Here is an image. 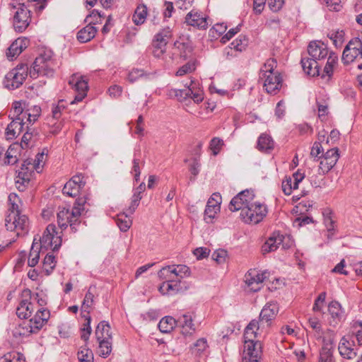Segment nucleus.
I'll list each match as a JSON object with an SVG mask.
<instances>
[{"label": "nucleus", "instance_id": "f257e3e1", "mask_svg": "<svg viewBox=\"0 0 362 362\" xmlns=\"http://www.w3.org/2000/svg\"><path fill=\"white\" fill-rule=\"evenodd\" d=\"M86 202L85 197L78 198L71 209L60 208L57 212V223L62 229H66L69 226L72 232L78 230V226L81 225L80 218L84 211V205Z\"/></svg>", "mask_w": 362, "mask_h": 362}, {"label": "nucleus", "instance_id": "f03ea898", "mask_svg": "<svg viewBox=\"0 0 362 362\" xmlns=\"http://www.w3.org/2000/svg\"><path fill=\"white\" fill-rule=\"evenodd\" d=\"M53 57L54 54L51 49H40L29 70L30 76L33 78H36L39 76H52L56 66Z\"/></svg>", "mask_w": 362, "mask_h": 362}, {"label": "nucleus", "instance_id": "7ed1b4c3", "mask_svg": "<svg viewBox=\"0 0 362 362\" xmlns=\"http://www.w3.org/2000/svg\"><path fill=\"white\" fill-rule=\"evenodd\" d=\"M175 265L166 266L158 272V276L166 280L159 288L162 293L174 294L181 289L180 285L175 279Z\"/></svg>", "mask_w": 362, "mask_h": 362}, {"label": "nucleus", "instance_id": "20e7f679", "mask_svg": "<svg viewBox=\"0 0 362 362\" xmlns=\"http://www.w3.org/2000/svg\"><path fill=\"white\" fill-rule=\"evenodd\" d=\"M267 212L266 205L254 202L245 206L240 211V216L245 223L257 224L267 216Z\"/></svg>", "mask_w": 362, "mask_h": 362}, {"label": "nucleus", "instance_id": "39448f33", "mask_svg": "<svg viewBox=\"0 0 362 362\" xmlns=\"http://www.w3.org/2000/svg\"><path fill=\"white\" fill-rule=\"evenodd\" d=\"M15 11L13 14L12 25L13 29L17 33L24 32L30 25L31 23V11L30 8L33 6H28L24 3L19 4L18 7L13 6Z\"/></svg>", "mask_w": 362, "mask_h": 362}, {"label": "nucleus", "instance_id": "423d86ee", "mask_svg": "<svg viewBox=\"0 0 362 362\" xmlns=\"http://www.w3.org/2000/svg\"><path fill=\"white\" fill-rule=\"evenodd\" d=\"M5 226L8 230L15 231L18 236L24 235L28 231V217L20 214H8L5 218Z\"/></svg>", "mask_w": 362, "mask_h": 362}, {"label": "nucleus", "instance_id": "0eeeda50", "mask_svg": "<svg viewBox=\"0 0 362 362\" xmlns=\"http://www.w3.org/2000/svg\"><path fill=\"white\" fill-rule=\"evenodd\" d=\"M28 74L27 64H21L11 70L5 76V86L8 89L19 88L25 80Z\"/></svg>", "mask_w": 362, "mask_h": 362}, {"label": "nucleus", "instance_id": "6e6552de", "mask_svg": "<svg viewBox=\"0 0 362 362\" xmlns=\"http://www.w3.org/2000/svg\"><path fill=\"white\" fill-rule=\"evenodd\" d=\"M57 235L55 225L49 224L45 230L42 236L37 239L40 241L39 246L45 250L52 249V251L57 250L62 245V238Z\"/></svg>", "mask_w": 362, "mask_h": 362}, {"label": "nucleus", "instance_id": "1a4fd4ad", "mask_svg": "<svg viewBox=\"0 0 362 362\" xmlns=\"http://www.w3.org/2000/svg\"><path fill=\"white\" fill-rule=\"evenodd\" d=\"M262 344L260 341H245L241 362H260Z\"/></svg>", "mask_w": 362, "mask_h": 362}, {"label": "nucleus", "instance_id": "9d476101", "mask_svg": "<svg viewBox=\"0 0 362 362\" xmlns=\"http://www.w3.org/2000/svg\"><path fill=\"white\" fill-rule=\"evenodd\" d=\"M69 83L77 93L74 100L71 102V104L82 101V100L86 96L88 89L87 81H86L83 76L74 74L71 77Z\"/></svg>", "mask_w": 362, "mask_h": 362}, {"label": "nucleus", "instance_id": "9b49d317", "mask_svg": "<svg viewBox=\"0 0 362 362\" xmlns=\"http://www.w3.org/2000/svg\"><path fill=\"white\" fill-rule=\"evenodd\" d=\"M254 194L252 192L246 189L240 192L236 196H235L230 201L229 204V209L231 211H236L242 209L245 206L250 205L251 202L253 200Z\"/></svg>", "mask_w": 362, "mask_h": 362}, {"label": "nucleus", "instance_id": "f8f14e48", "mask_svg": "<svg viewBox=\"0 0 362 362\" xmlns=\"http://www.w3.org/2000/svg\"><path fill=\"white\" fill-rule=\"evenodd\" d=\"M35 170H36V168L33 165V159L28 158L25 160L21 165V169L17 172L18 175L16 176V183L21 185L28 184Z\"/></svg>", "mask_w": 362, "mask_h": 362}, {"label": "nucleus", "instance_id": "ddd939ff", "mask_svg": "<svg viewBox=\"0 0 362 362\" xmlns=\"http://www.w3.org/2000/svg\"><path fill=\"white\" fill-rule=\"evenodd\" d=\"M259 78L264 81V88L268 93L276 94L281 87L282 78L280 74H259Z\"/></svg>", "mask_w": 362, "mask_h": 362}, {"label": "nucleus", "instance_id": "4468645a", "mask_svg": "<svg viewBox=\"0 0 362 362\" xmlns=\"http://www.w3.org/2000/svg\"><path fill=\"white\" fill-rule=\"evenodd\" d=\"M279 313V305L275 302L267 303L262 309L259 314V325L270 326L272 321L275 319Z\"/></svg>", "mask_w": 362, "mask_h": 362}, {"label": "nucleus", "instance_id": "2eb2a0df", "mask_svg": "<svg viewBox=\"0 0 362 362\" xmlns=\"http://www.w3.org/2000/svg\"><path fill=\"white\" fill-rule=\"evenodd\" d=\"M265 277L264 273L259 274L255 269H250L245 274L244 281L251 291L257 292L260 290Z\"/></svg>", "mask_w": 362, "mask_h": 362}, {"label": "nucleus", "instance_id": "dca6fc26", "mask_svg": "<svg viewBox=\"0 0 362 362\" xmlns=\"http://www.w3.org/2000/svg\"><path fill=\"white\" fill-rule=\"evenodd\" d=\"M49 317L50 313L47 309L40 308L28 322L31 325V329H34V332H38L47 323Z\"/></svg>", "mask_w": 362, "mask_h": 362}, {"label": "nucleus", "instance_id": "f3484780", "mask_svg": "<svg viewBox=\"0 0 362 362\" xmlns=\"http://www.w3.org/2000/svg\"><path fill=\"white\" fill-rule=\"evenodd\" d=\"M284 236L279 233L274 232L262 246V252L264 255L276 250L280 245L284 249L288 247L284 244Z\"/></svg>", "mask_w": 362, "mask_h": 362}, {"label": "nucleus", "instance_id": "a211bd4d", "mask_svg": "<svg viewBox=\"0 0 362 362\" xmlns=\"http://www.w3.org/2000/svg\"><path fill=\"white\" fill-rule=\"evenodd\" d=\"M328 54L326 45L321 41L310 42L308 47L309 58L320 61L325 59Z\"/></svg>", "mask_w": 362, "mask_h": 362}, {"label": "nucleus", "instance_id": "6ab92c4d", "mask_svg": "<svg viewBox=\"0 0 362 362\" xmlns=\"http://www.w3.org/2000/svg\"><path fill=\"white\" fill-rule=\"evenodd\" d=\"M339 158L337 148L328 150L320 160V168L323 173L329 172L336 165Z\"/></svg>", "mask_w": 362, "mask_h": 362}, {"label": "nucleus", "instance_id": "aec40b11", "mask_svg": "<svg viewBox=\"0 0 362 362\" xmlns=\"http://www.w3.org/2000/svg\"><path fill=\"white\" fill-rule=\"evenodd\" d=\"M29 40L26 37H18L9 46L6 51V57L8 60L16 59L28 45Z\"/></svg>", "mask_w": 362, "mask_h": 362}, {"label": "nucleus", "instance_id": "412c9836", "mask_svg": "<svg viewBox=\"0 0 362 362\" xmlns=\"http://www.w3.org/2000/svg\"><path fill=\"white\" fill-rule=\"evenodd\" d=\"M12 121L8 125L6 129V134L8 139H13L17 137L25 129L27 126L24 118H11Z\"/></svg>", "mask_w": 362, "mask_h": 362}, {"label": "nucleus", "instance_id": "4be33fe9", "mask_svg": "<svg viewBox=\"0 0 362 362\" xmlns=\"http://www.w3.org/2000/svg\"><path fill=\"white\" fill-rule=\"evenodd\" d=\"M98 23V21H90L89 23L77 33V40L81 42L85 43L91 40L97 33L96 28L93 25Z\"/></svg>", "mask_w": 362, "mask_h": 362}, {"label": "nucleus", "instance_id": "5701e85b", "mask_svg": "<svg viewBox=\"0 0 362 362\" xmlns=\"http://www.w3.org/2000/svg\"><path fill=\"white\" fill-rule=\"evenodd\" d=\"M22 300H21L16 309V315L20 318H28V309L29 305V300H32V292L30 289L25 288L21 293Z\"/></svg>", "mask_w": 362, "mask_h": 362}, {"label": "nucleus", "instance_id": "b1692460", "mask_svg": "<svg viewBox=\"0 0 362 362\" xmlns=\"http://www.w3.org/2000/svg\"><path fill=\"white\" fill-rule=\"evenodd\" d=\"M300 64L304 72L310 76H317L320 74V65L317 61L307 57H302Z\"/></svg>", "mask_w": 362, "mask_h": 362}, {"label": "nucleus", "instance_id": "393cba45", "mask_svg": "<svg viewBox=\"0 0 362 362\" xmlns=\"http://www.w3.org/2000/svg\"><path fill=\"white\" fill-rule=\"evenodd\" d=\"M185 22L189 25L197 27L200 29H206L208 27L206 18L200 13L193 11L187 14Z\"/></svg>", "mask_w": 362, "mask_h": 362}, {"label": "nucleus", "instance_id": "a878e982", "mask_svg": "<svg viewBox=\"0 0 362 362\" xmlns=\"http://www.w3.org/2000/svg\"><path fill=\"white\" fill-rule=\"evenodd\" d=\"M174 54H177L183 59L189 57L192 53V47L188 41L176 40L173 45Z\"/></svg>", "mask_w": 362, "mask_h": 362}, {"label": "nucleus", "instance_id": "bb28decb", "mask_svg": "<svg viewBox=\"0 0 362 362\" xmlns=\"http://www.w3.org/2000/svg\"><path fill=\"white\" fill-rule=\"evenodd\" d=\"M324 224L327 228L328 234V239L331 238V235L334 233H332L337 227V216L334 214L332 210L329 208H326L323 210L322 212Z\"/></svg>", "mask_w": 362, "mask_h": 362}, {"label": "nucleus", "instance_id": "cd10ccee", "mask_svg": "<svg viewBox=\"0 0 362 362\" xmlns=\"http://www.w3.org/2000/svg\"><path fill=\"white\" fill-rule=\"evenodd\" d=\"M177 325L182 328L184 335L192 334L195 331L194 325L192 322V316L190 314H184L177 320Z\"/></svg>", "mask_w": 362, "mask_h": 362}, {"label": "nucleus", "instance_id": "c85d7f7f", "mask_svg": "<svg viewBox=\"0 0 362 362\" xmlns=\"http://www.w3.org/2000/svg\"><path fill=\"white\" fill-rule=\"evenodd\" d=\"M185 86H187V90H190L189 94L191 95V99H192L195 103L199 104L203 101L204 92L201 88L199 82L191 80L189 84L187 83L185 84Z\"/></svg>", "mask_w": 362, "mask_h": 362}, {"label": "nucleus", "instance_id": "c756f323", "mask_svg": "<svg viewBox=\"0 0 362 362\" xmlns=\"http://www.w3.org/2000/svg\"><path fill=\"white\" fill-rule=\"evenodd\" d=\"M37 241V238L35 237L28 257V264L31 267H35L39 262L40 259V250L42 247L39 246Z\"/></svg>", "mask_w": 362, "mask_h": 362}, {"label": "nucleus", "instance_id": "7c9ffc66", "mask_svg": "<svg viewBox=\"0 0 362 362\" xmlns=\"http://www.w3.org/2000/svg\"><path fill=\"white\" fill-rule=\"evenodd\" d=\"M261 325L259 321L252 320L245 329L244 339L245 341H255L257 337V331L259 329Z\"/></svg>", "mask_w": 362, "mask_h": 362}, {"label": "nucleus", "instance_id": "2f4dec72", "mask_svg": "<svg viewBox=\"0 0 362 362\" xmlns=\"http://www.w3.org/2000/svg\"><path fill=\"white\" fill-rule=\"evenodd\" d=\"M274 142L272 138L267 134H262L257 141V148L261 151H268L274 148Z\"/></svg>", "mask_w": 362, "mask_h": 362}, {"label": "nucleus", "instance_id": "473e14b6", "mask_svg": "<svg viewBox=\"0 0 362 362\" xmlns=\"http://www.w3.org/2000/svg\"><path fill=\"white\" fill-rule=\"evenodd\" d=\"M97 339H112L110 326L107 321H101L97 326L95 330Z\"/></svg>", "mask_w": 362, "mask_h": 362}, {"label": "nucleus", "instance_id": "72a5a7b5", "mask_svg": "<svg viewBox=\"0 0 362 362\" xmlns=\"http://www.w3.org/2000/svg\"><path fill=\"white\" fill-rule=\"evenodd\" d=\"M9 207L8 214H20L22 206V201L16 193H11L8 197Z\"/></svg>", "mask_w": 362, "mask_h": 362}, {"label": "nucleus", "instance_id": "f704fd0d", "mask_svg": "<svg viewBox=\"0 0 362 362\" xmlns=\"http://www.w3.org/2000/svg\"><path fill=\"white\" fill-rule=\"evenodd\" d=\"M18 144L11 145L7 151L4 153V158L2 160V164L13 165L17 163V150Z\"/></svg>", "mask_w": 362, "mask_h": 362}, {"label": "nucleus", "instance_id": "c9c22d12", "mask_svg": "<svg viewBox=\"0 0 362 362\" xmlns=\"http://www.w3.org/2000/svg\"><path fill=\"white\" fill-rule=\"evenodd\" d=\"M351 344L344 337L341 339V356L347 359H353L356 356V352L352 349Z\"/></svg>", "mask_w": 362, "mask_h": 362}, {"label": "nucleus", "instance_id": "e433bc0d", "mask_svg": "<svg viewBox=\"0 0 362 362\" xmlns=\"http://www.w3.org/2000/svg\"><path fill=\"white\" fill-rule=\"evenodd\" d=\"M147 16V7L144 4L139 5L132 16L133 22L139 25L145 22Z\"/></svg>", "mask_w": 362, "mask_h": 362}, {"label": "nucleus", "instance_id": "4c0bfd02", "mask_svg": "<svg viewBox=\"0 0 362 362\" xmlns=\"http://www.w3.org/2000/svg\"><path fill=\"white\" fill-rule=\"evenodd\" d=\"M176 325L177 320H175L173 317L166 316L160 320L158 323V328L161 332L168 333L173 330Z\"/></svg>", "mask_w": 362, "mask_h": 362}, {"label": "nucleus", "instance_id": "58836bf2", "mask_svg": "<svg viewBox=\"0 0 362 362\" xmlns=\"http://www.w3.org/2000/svg\"><path fill=\"white\" fill-rule=\"evenodd\" d=\"M129 215L130 214L126 211L117 215L116 223L121 231L126 232L131 227L132 221L130 218Z\"/></svg>", "mask_w": 362, "mask_h": 362}, {"label": "nucleus", "instance_id": "ea45409f", "mask_svg": "<svg viewBox=\"0 0 362 362\" xmlns=\"http://www.w3.org/2000/svg\"><path fill=\"white\" fill-rule=\"evenodd\" d=\"M26 111L25 109V103L22 101H15L12 105V110L10 112L9 117L11 118H24L25 119V112Z\"/></svg>", "mask_w": 362, "mask_h": 362}, {"label": "nucleus", "instance_id": "a19ab883", "mask_svg": "<svg viewBox=\"0 0 362 362\" xmlns=\"http://www.w3.org/2000/svg\"><path fill=\"white\" fill-rule=\"evenodd\" d=\"M93 289H95V287L90 286L85 295V298L81 305L82 313H86V315L90 314L89 308L92 307L94 302V294L92 292Z\"/></svg>", "mask_w": 362, "mask_h": 362}, {"label": "nucleus", "instance_id": "79ce46f5", "mask_svg": "<svg viewBox=\"0 0 362 362\" xmlns=\"http://www.w3.org/2000/svg\"><path fill=\"white\" fill-rule=\"evenodd\" d=\"M99 343V355L103 358L107 357L112 351V339H97Z\"/></svg>", "mask_w": 362, "mask_h": 362}, {"label": "nucleus", "instance_id": "37998d69", "mask_svg": "<svg viewBox=\"0 0 362 362\" xmlns=\"http://www.w3.org/2000/svg\"><path fill=\"white\" fill-rule=\"evenodd\" d=\"M172 37V31L169 27L163 28L158 33H157L153 42L163 44L167 45L169 39Z\"/></svg>", "mask_w": 362, "mask_h": 362}, {"label": "nucleus", "instance_id": "c03bdc74", "mask_svg": "<svg viewBox=\"0 0 362 362\" xmlns=\"http://www.w3.org/2000/svg\"><path fill=\"white\" fill-rule=\"evenodd\" d=\"M220 211V206L206 205L204 219L207 223H211Z\"/></svg>", "mask_w": 362, "mask_h": 362}, {"label": "nucleus", "instance_id": "a18cd8bd", "mask_svg": "<svg viewBox=\"0 0 362 362\" xmlns=\"http://www.w3.org/2000/svg\"><path fill=\"white\" fill-rule=\"evenodd\" d=\"M248 45V38L245 35H240L237 39L231 43L232 49L236 52H242L246 49Z\"/></svg>", "mask_w": 362, "mask_h": 362}, {"label": "nucleus", "instance_id": "49530a36", "mask_svg": "<svg viewBox=\"0 0 362 362\" xmlns=\"http://www.w3.org/2000/svg\"><path fill=\"white\" fill-rule=\"evenodd\" d=\"M42 264L46 274H49L56 266L55 257L52 254L47 253L43 259Z\"/></svg>", "mask_w": 362, "mask_h": 362}, {"label": "nucleus", "instance_id": "de8ad7c7", "mask_svg": "<svg viewBox=\"0 0 362 362\" xmlns=\"http://www.w3.org/2000/svg\"><path fill=\"white\" fill-rule=\"evenodd\" d=\"M360 54V51L354 50L346 47L342 54V61L344 64H348L354 61V59Z\"/></svg>", "mask_w": 362, "mask_h": 362}, {"label": "nucleus", "instance_id": "09e8293b", "mask_svg": "<svg viewBox=\"0 0 362 362\" xmlns=\"http://www.w3.org/2000/svg\"><path fill=\"white\" fill-rule=\"evenodd\" d=\"M151 75V74L145 73L142 69H134L128 74L127 80L130 83H134L140 78L148 79Z\"/></svg>", "mask_w": 362, "mask_h": 362}, {"label": "nucleus", "instance_id": "8fccbe9b", "mask_svg": "<svg viewBox=\"0 0 362 362\" xmlns=\"http://www.w3.org/2000/svg\"><path fill=\"white\" fill-rule=\"evenodd\" d=\"M277 62L274 58L268 59L264 64L263 67L260 70V74L267 73V74H279L277 71H274L276 68Z\"/></svg>", "mask_w": 362, "mask_h": 362}, {"label": "nucleus", "instance_id": "3c124183", "mask_svg": "<svg viewBox=\"0 0 362 362\" xmlns=\"http://www.w3.org/2000/svg\"><path fill=\"white\" fill-rule=\"evenodd\" d=\"M26 132L23 134L21 140V147L23 148H28L29 145V142L31 141V139L34 137H37V132L34 129L28 126L25 127Z\"/></svg>", "mask_w": 362, "mask_h": 362}, {"label": "nucleus", "instance_id": "603ef678", "mask_svg": "<svg viewBox=\"0 0 362 362\" xmlns=\"http://www.w3.org/2000/svg\"><path fill=\"white\" fill-rule=\"evenodd\" d=\"M35 333L34 329H31V325L28 322H23L22 324H20L18 327L16 329L14 335H19L27 337L30 334Z\"/></svg>", "mask_w": 362, "mask_h": 362}, {"label": "nucleus", "instance_id": "864d4df0", "mask_svg": "<svg viewBox=\"0 0 362 362\" xmlns=\"http://www.w3.org/2000/svg\"><path fill=\"white\" fill-rule=\"evenodd\" d=\"M176 269L175 279L177 283L180 285V280L184 277L189 276L190 275V270L188 267L183 264H179L175 266Z\"/></svg>", "mask_w": 362, "mask_h": 362}, {"label": "nucleus", "instance_id": "5fc2aeb1", "mask_svg": "<svg viewBox=\"0 0 362 362\" xmlns=\"http://www.w3.org/2000/svg\"><path fill=\"white\" fill-rule=\"evenodd\" d=\"M79 187L75 185L71 180L68 181L64 186L62 192L64 194L69 197H76L79 192Z\"/></svg>", "mask_w": 362, "mask_h": 362}, {"label": "nucleus", "instance_id": "6e6d98bb", "mask_svg": "<svg viewBox=\"0 0 362 362\" xmlns=\"http://www.w3.org/2000/svg\"><path fill=\"white\" fill-rule=\"evenodd\" d=\"M196 69V62L191 60L182 66L176 72V76H182L190 74Z\"/></svg>", "mask_w": 362, "mask_h": 362}, {"label": "nucleus", "instance_id": "4d7b16f0", "mask_svg": "<svg viewBox=\"0 0 362 362\" xmlns=\"http://www.w3.org/2000/svg\"><path fill=\"white\" fill-rule=\"evenodd\" d=\"M208 347L206 339L201 338L198 339L192 347V352L197 354H201Z\"/></svg>", "mask_w": 362, "mask_h": 362}, {"label": "nucleus", "instance_id": "13d9d810", "mask_svg": "<svg viewBox=\"0 0 362 362\" xmlns=\"http://www.w3.org/2000/svg\"><path fill=\"white\" fill-rule=\"evenodd\" d=\"M140 155V151L138 150L137 153L136 151L134 152V158L132 160V168L131 170V173H137V175L139 173H141V167L140 165H144V161H141L139 158Z\"/></svg>", "mask_w": 362, "mask_h": 362}, {"label": "nucleus", "instance_id": "bf43d9fd", "mask_svg": "<svg viewBox=\"0 0 362 362\" xmlns=\"http://www.w3.org/2000/svg\"><path fill=\"white\" fill-rule=\"evenodd\" d=\"M47 0H28V6H33L37 13L42 12L46 7Z\"/></svg>", "mask_w": 362, "mask_h": 362}, {"label": "nucleus", "instance_id": "052dcab7", "mask_svg": "<svg viewBox=\"0 0 362 362\" xmlns=\"http://www.w3.org/2000/svg\"><path fill=\"white\" fill-rule=\"evenodd\" d=\"M223 146V141L218 137H214L211 140L209 147L213 154L216 156L220 152Z\"/></svg>", "mask_w": 362, "mask_h": 362}, {"label": "nucleus", "instance_id": "680f3d73", "mask_svg": "<svg viewBox=\"0 0 362 362\" xmlns=\"http://www.w3.org/2000/svg\"><path fill=\"white\" fill-rule=\"evenodd\" d=\"M78 358L81 362H93V354L89 349H83L78 352Z\"/></svg>", "mask_w": 362, "mask_h": 362}, {"label": "nucleus", "instance_id": "e2e57ef3", "mask_svg": "<svg viewBox=\"0 0 362 362\" xmlns=\"http://www.w3.org/2000/svg\"><path fill=\"white\" fill-rule=\"evenodd\" d=\"M166 46L158 42H152V53L156 58L161 57L165 52Z\"/></svg>", "mask_w": 362, "mask_h": 362}, {"label": "nucleus", "instance_id": "0e129e2a", "mask_svg": "<svg viewBox=\"0 0 362 362\" xmlns=\"http://www.w3.org/2000/svg\"><path fill=\"white\" fill-rule=\"evenodd\" d=\"M337 56H332V54L329 55L328 57L327 64L324 69V72L328 76H331L332 75L333 72V66L337 63Z\"/></svg>", "mask_w": 362, "mask_h": 362}, {"label": "nucleus", "instance_id": "69168bd1", "mask_svg": "<svg viewBox=\"0 0 362 362\" xmlns=\"http://www.w3.org/2000/svg\"><path fill=\"white\" fill-rule=\"evenodd\" d=\"M66 102L64 100H60L58 104L52 109V116L55 119H59L61 116L62 111L65 109Z\"/></svg>", "mask_w": 362, "mask_h": 362}, {"label": "nucleus", "instance_id": "338daca9", "mask_svg": "<svg viewBox=\"0 0 362 362\" xmlns=\"http://www.w3.org/2000/svg\"><path fill=\"white\" fill-rule=\"evenodd\" d=\"M227 256V252L224 250L215 251L212 255V259L217 263L221 264L225 262Z\"/></svg>", "mask_w": 362, "mask_h": 362}, {"label": "nucleus", "instance_id": "774afa93", "mask_svg": "<svg viewBox=\"0 0 362 362\" xmlns=\"http://www.w3.org/2000/svg\"><path fill=\"white\" fill-rule=\"evenodd\" d=\"M352 327L356 330V339L359 344H362V322H354L352 325Z\"/></svg>", "mask_w": 362, "mask_h": 362}]
</instances>
